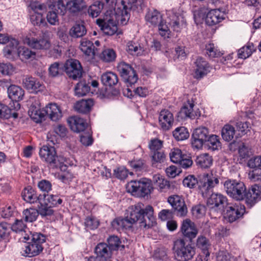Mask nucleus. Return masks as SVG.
<instances>
[{"label": "nucleus", "mask_w": 261, "mask_h": 261, "mask_svg": "<svg viewBox=\"0 0 261 261\" xmlns=\"http://www.w3.org/2000/svg\"><path fill=\"white\" fill-rule=\"evenodd\" d=\"M142 205L141 203H138L128 208L126 217L131 223V228L137 222H139L140 227L145 228L151 227L155 223L153 207L147 205L143 208Z\"/></svg>", "instance_id": "f257e3e1"}, {"label": "nucleus", "mask_w": 261, "mask_h": 261, "mask_svg": "<svg viewBox=\"0 0 261 261\" xmlns=\"http://www.w3.org/2000/svg\"><path fill=\"white\" fill-rule=\"evenodd\" d=\"M118 9L116 7L113 10L107 11L103 19H97V24L103 32L109 36L115 34L118 30L117 24H126L128 20L124 21L122 12H118Z\"/></svg>", "instance_id": "f03ea898"}, {"label": "nucleus", "mask_w": 261, "mask_h": 261, "mask_svg": "<svg viewBox=\"0 0 261 261\" xmlns=\"http://www.w3.org/2000/svg\"><path fill=\"white\" fill-rule=\"evenodd\" d=\"M219 182L218 176L207 174L199 181L194 175H189L184 179L182 184L184 186L189 188H194L197 185L202 197H207Z\"/></svg>", "instance_id": "7ed1b4c3"}, {"label": "nucleus", "mask_w": 261, "mask_h": 261, "mask_svg": "<svg viewBox=\"0 0 261 261\" xmlns=\"http://www.w3.org/2000/svg\"><path fill=\"white\" fill-rule=\"evenodd\" d=\"M39 155L50 168L59 169L63 172L67 170L68 166L64 164L65 158L62 155H58L54 146L43 145L40 149Z\"/></svg>", "instance_id": "20e7f679"}, {"label": "nucleus", "mask_w": 261, "mask_h": 261, "mask_svg": "<svg viewBox=\"0 0 261 261\" xmlns=\"http://www.w3.org/2000/svg\"><path fill=\"white\" fill-rule=\"evenodd\" d=\"M29 113L32 119H36V122L45 116L47 117L53 121H57L62 117L61 110L56 103L48 104L42 112L40 111L39 107H36L32 105Z\"/></svg>", "instance_id": "39448f33"}, {"label": "nucleus", "mask_w": 261, "mask_h": 261, "mask_svg": "<svg viewBox=\"0 0 261 261\" xmlns=\"http://www.w3.org/2000/svg\"><path fill=\"white\" fill-rule=\"evenodd\" d=\"M173 250L175 255L181 261H188L193 258L195 249L184 239H177L173 243Z\"/></svg>", "instance_id": "423d86ee"}, {"label": "nucleus", "mask_w": 261, "mask_h": 261, "mask_svg": "<svg viewBox=\"0 0 261 261\" xmlns=\"http://www.w3.org/2000/svg\"><path fill=\"white\" fill-rule=\"evenodd\" d=\"M224 189L228 196L237 200L244 199L246 186L236 179H228L223 182Z\"/></svg>", "instance_id": "0eeeda50"}, {"label": "nucleus", "mask_w": 261, "mask_h": 261, "mask_svg": "<svg viewBox=\"0 0 261 261\" xmlns=\"http://www.w3.org/2000/svg\"><path fill=\"white\" fill-rule=\"evenodd\" d=\"M145 7L144 0H121L120 3L116 5L118 12H121L124 14V21L129 19L130 11L139 13L143 11Z\"/></svg>", "instance_id": "6e6552de"}, {"label": "nucleus", "mask_w": 261, "mask_h": 261, "mask_svg": "<svg viewBox=\"0 0 261 261\" xmlns=\"http://www.w3.org/2000/svg\"><path fill=\"white\" fill-rule=\"evenodd\" d=\"M46 236L40 232L31 234V242L25 247L24 254L27 256L33 257L39 254L43 250L42 246L46 241Z\"/></svg>", "instance_id": "1a4fd4ad"}, {"label": "nucleus", "mask_w": 261, "mask_h": 261, "mask_svg": "<svg viewBox=\"0 0 261 261\" xmlns=\"http://www.w3.org/2000/svg\"><path fill=\"white\" fill-rule=\"evenodd\" d=\"M209 196L206 203L211 212H216L220 214L225 212V208L228 204L227 197L221 193H213V191L207 197Z\"/></svg>", "instance_id": "9d476101"}, {"label": "nucleus", "mask_w": 261, "mask_h": 261, "mask_svg": "<svg viewBox=\"0 0 261 261\" xmlns=\"http://www.w3.org/2000/svg\"><path fill=\"white\" fill-rule=\"evenodd\" d=\"M117 69L127 87H132L138 81V76L136 71L130 64L123 61L121 62L118 64Z\"/></svg>", "instance_id": "9b49d317"}, {"label": "nucleus", "mask_w": 261, "mask_h": 261, "mask_svg": "<svg viewBox=\"0 0 261 261\" xmlns=\"http://www.w3.org/2000/svg\"><path fill=\"white\" fill-rule=\"evenodd\" d=\"M127 189L129 192L145 197L150 193L152 187L150 180L142 178L139 180L130 181L128 183Z\"/></svg>", "instance_id": "f8f14e48"}, {"label": "nucleus", "mask_w": 261, "mask_h": 261, "mask_svg": "<svg viewBox=\"0 0 261 261\" xmlns=\"http://www.w3.org/2000/svg\"><path fill=\"white\" fill-rule=\"evenodd\" d=\"M35 33L32 32L29 36H27L24 39V43L30 47L40 50H46L50 46V43L48 39L45 38L43 35L39 37H35Z\"/></svg>", "instance_id": "ddd939ff"}, {"label": "nucleus", "mask_w": 261, "mask_h": 261, "mask_svg": "<svg viewBox=\"0 0 261 261\" xmlns=\"http://www.w3.org/2000/svg\"><path fill=\"white\" fill-rule=\"evenodd\" d=\"M168 202L172 206V210L175 215L180 217L187 215L188 208L182 197L177 195L170 196L168 198Z\"/></svg>", "instance_id": "4468645a"}, {"label": "nucleus", "mask_w": 261, "mask_h": 261, "mask_svg": "<svg viewBox=\"0 0 261 261\" xmlns=\"http://www.w3.org/2000/svg\"><path fill=\"white\" fill-rule=\"evenodd\" d=\"M210 132L205 127H199L193 131L192 135L191 144L194 148L199 149L205 143Z\"/></svg>", "instance_id": "2eb2a0df"}, {"label": "nucleus", "mask_w": 261, "mask_h": 261, "mask_svg": "<svg viewBox=\"0 0 261 261\" xmlns=\"http://www.w3.org/2000/svg\"><path fill=\"white\" fill-rule=\"evenodd\" d=\"M64 70L69 78L77 80L82 75L83 68L80 62L75 59L67 60L64 64Z\"/></svg>", "instance_id": "dca6fc26"}, {"label": "nucleus", "mask_w": 261, "mask_h": 261, "mask_svg": "<svg viewBox=\"0 0 261 261\" xmlns=\"http://www.w3.org/2000/svg\"><path fill=\"white\" fill-rule=\"evenodd\" d=\"M96 256H90L88 261H109L112 256L113 251L106 243H98L94 249Z\"/></svg>", "instance_id": "f3484780"}, {"label": "nucleus", "mask_w": 261, "mask_h": 261, "mask_svg": "<svg viewBox=\"0 0 261 261\" xmlns=\"http://www.w3.org/2000/svg\"><path fill=\"white\" fill-rule=\"evenodd\" d=\"M87 9V6L84 0H70L66 3V12L72 16L82 15Z\"/></svg>", "instance_id": "a211bd4d"}, {"label": "nucleus", "mask_w": 261, "mask_h": 261, "mask_svg": "<svg viewBox=\"0 0 261 261\" xmlns=\"http://www.w3.org/2000/svg\"><path fill=\"white\" fill-rule=\"evenodd\" d=\"M7 93L9 98L12 101L11 103L14 107V109L19 110L20 105L18 102L22 100L23 98L24 95L23 89L20 86L12 85L8 89Z\"/></svg>", "instance_id": "6ab92c4d"}, {"label": "nucleus", "mask_w": 261, "mask_h": 261, "mask_svg": "<svg viewBox=\"0 0 261 261\" xmlns=\"http://www.w3.org/2000/svg\"><path fill=\"white\" fill-rule=\"evenodd\" d=\"M224 217L230 223L242 217L245 212V207L243 206H231L228 204L225 208Z\"/></svg>", "instance_id": "aec40b11"}, {"label": "nucleus", "mask_w": 261, "mask_h": 261, "mask_svg": "<svg viewBox=\"0 0 261 261\" xmlns=\"http://www.w3.org/2000/svg\"><path fill=\"white\" fill-rule=\"evenodd\" d=\"M22 83L24 87L32 93H38L43 91L44 89L42 82L31 76H26L23 79Z\"/></svg>", "instance_id": "412c9836"}, {"label": "nucleus", "mask_w": 261, "mask_h": 261, "mask_svg": "<svg viewBox=\"0 0 261 261\" xmlns=\"http://www.w3.org/2000/svg\"><path fill=\"white\" fill-rule=\"evenodd\" d=\"M3 49L4 57L9 60H14L18 57L19 49V42L15 38H11Z\"/></svg>", "instance_id": "4be33fe9"}, {"label": "nucleus", "mask_w": 261, "mask_h": 261, "mask_svg": "<svg viewBox=\"0 0 261 261\" xmlns=\"http://www.w3.org/2000/svg\"><path fill=\"white\" fill-rule=\"evenodd\" d=\"M180 231L183 236L189 239L190 242H192L198 234V230L195 224L189 219L183 220Z\"/></svg>", "instance_id": "5701e85b"}, {"label": "nucleus", "mask_w": 261, "mask_h": 261, "mask_svg": "<svg viewBox=\"0 0 261 261\" xmlns=\"http://www.w3.org/2000/svg\"><path fill=\"white\" fill-rule=\"evenodd\" d=\"M195 105L192 100H188L181 107L179 114L182 118H190L192 119L200 116V113L198 110H195Z\"/></svg>", "instance_id": "b1692460"}, {"label": "nucleus", "mask_w": 261, "mask_h": 261, "mask_svg": "<svg viewBox=\"0 0 261 261\" xmlns=\"http://www.w3.org/2000/svg\"><path fill=\"white\" fill-rule=\"evenodd\" d=\"M261 186L255 184L245 192L244 199L247 204L251 206L256 203L260 198Z\"/></svg>", "instance_id": "393cba45"}, {"label": "nucleus", "mask_w": 261, "mask_h": 261, "mask_svg": "<svg viewBox=\"0 0 261 261\" xmlns=\"http://www.w3.org/2000/svg\"><path fill=\"white\" fill-rule=\"evenodd\" d=\"M195 76L196 79H201L210 71V65L202 57H198L195 62Z\"/></svg>", "instance_id": "a878e982"}, {"label": "nucleus", "mask_w": 261, "mask_h": 261, "mask_svg": "<svg viewBox=\"0 0 261 261\" xmlns=\"http://www.w3.org/2000/svg\"><path fill=\"white\" fill-rule=\"evenodd\" d=\"M67 122L71 129L77 133L85 131L88 127V124L86 121L78 116L70 117L67 119Z\"/></svg>", "instance_id": "bb28decb"}, {"label": "nucleus", "mask_w": 261, "mask_h": 261, "mask_svg": "<svg viewBox=\"0 0 261 261\" xmlns=\"http://www.w3.org/2000/svg\"><path fill=\"white\" fill-rule=\"evenodd\" d=\"M159 121L162 128L164 130L170 129L174 122L173 115L168 110H163L161 111Z\"/></svg>", "instance_id": "cd10ccee"}, {"label": "nucleus", "mask_w": 261, "mask_h": 261, "mask_svg": "<svg viewBox=\"0 0 261 261\" xmlns=\"http://www.w3.org/2000/svg\"><path fill=\"white\" fill-rule=\"evenodd\" d=\"M224 16V13L219 9H212L206 14L205 23L210 26L216 25L225 18Z\"/></svg>", "instance_id": "c85d7f7f"}, {"label": "nucleus", "mask_w": 261, "mask_h": 261, "mask_svg": "<svg viewBox=\"0 0 261 261\" xmlns=\"http://www.w3.org/2000/svg\"><path fill=\"white\" fill-rule=\"evenodd\" d=\"M171 29L175 32H180L187 26L186 21L184 16L180 14H174L171 16L169 22Z\"/></svg>", "instance_id": "c756f323"}, {"label": "nucleus", "mask_w": 261, "mask_h": 261, "mask_svg": "<svg viewBox=\"0 0 261 261\" xmlns=\"http://www.w3.org/2000/svg\"><path fill=\"white\" fill-rule=\"evenodd\" d=\"M21 196L25 201L30 203L38 202L40 201V198H42V195H38L36 191L31 186H28L23 190Z\"/></svg>", "instance_id": "7c9ffc66"}, {"label": "nucleus", "mask_w": 261, "mask_h": 261, "mask_svg": "<svg viewBox=\"0 0 261 261\" xmlns=\"http://www.w3.org/2000/svg\"><path fill=\"white\" fill-rule=\"evenodd\" d=\"M80 49L87 56L93 59L97 54V49L94 46L93 43L86 39H83L81 41Z\"/></svg>", "instance_id": "2f4dec72"}, {"label": "nucleus", "mask_w": 261, "mask_h": 261, "mask_svg": "<svg viewBox=\"0 0 261 261\" xmlns=\"http://www.w3.org/2000/svg\"><path fill=\"white\" fill-rule=\"evenodd\" d=\"M18 110L14 109L13 105L10 103L9 106L0 103V118L8 119L11 117L16 119L18 117Z\"/></svg>", "instance_id": "473e14b6"}, {"label": "nucleus", "mask_w": 261, "mask_h": 261, "mask_svg": "<svg viewBox=\"0 0 261 261\" xmlns=\"http://www.w3.org/2000/svg\"><path fill=\"white\" fill-rule=\"evenodd\" d=\"M111 226L118 231L132 228L131 223L129 222L126 216L124 218L119 217L115 218L111 222Z\"/></svg>", "instance_id": "72a5a7b5"}, {"label": "nucleus", "mask_w": 261, "mask_h": 261, "mask_svg": "<svg viewBox=\"0 0 261 261\" xmlns=\"http://www.w3.org/2000/svg\"><path fill=\"white\" fill-rule=\"evenodd\" d=\"M39 205L38 206L39 215L42 217L50 216L53 215L54 210L53 207L45 201L44 197L40 198V201L38 202Z\"/></svg>", "instance_id": "f704fd0d"}, {"label": "nucleus", "mask_w": 261, "mask_h": 261, "mask_svg": "<svg viewBox=\"0 0 261 261\" xmlns=\"http://www.w3.org/2000/svg\"><path fill=\"white\" fill-rule=\"evenodd\" d=\"M93 104L92 99H82L76 103L74 108L78 112L86 114L90 112Z\"/></svg>", "instance_id": "c9c22d12"}, {"label": "nucleus", "mask_w": 261, "mask_h": 261, "mask_svg": "<svg viewBox=\"0 0 261 261\" xmlns=\"http://www.w3.org/2000/svg\"><path fill=\"white\" fill-rule=\"evenodd\" d=\"M213 159L208 153H203L197 156L195 162L201 168L207 169L213 164Z\"/></svg>", "instance_id": "e433bc0d"}, {"label": "nucleus", "mask_w": 261, "mask_h": 261, "mask_svg": "<svg viewBox=\"0 0 261 261\" xmlns=\"http://www.w3.org/2000/svg\"><path fill=\"white\" fill-rule=\"evenodd\" d=\"M162 19V15L156 9L149 10L145 15L146 21L153 26H157Z\"/></svg>", "instance_id": "4c0bfd02"}, {"label": "nucleus", "mask_w": 261, "mask_h": 261, "mask_svg": "<svg viewBox=\"0 0 261 261\" xmlns=\"http://www.w3.org/2000/svg\"><path fill=\"white\" fill-rule=\"evenodd\" d=\"M101 81L104 85L112 87L118 83V78L116 73L113 72H108L101 75Z\"/></svg>", "instance_id": "58836bf2"}, {"label": "nucleus", "mask_w": 261, "mask_h": 261, "mask_svg": "<svg viewBox=\"0 0 261 261\" xmlns=\"http://www.w3.org/2000/svg\"><path fill=\"white\" fill-rule=\"evenodd\" d=\"M64 64L59 62H54L51 64L48 69V75L51 77H56L63 74Z\"/></svg>", "instance_id": "ea45409f"}, {"label": "nucleus", "mask_w": 261, "mask_h": 261, "mask_svg": "<svg viewBox=\"0 0 261 261\" xmlns=\"http://www.w3.org/2000/svg\"><path fill=\"white\" fill-rule=\"evenodd\" d=\"M87 33L86 27L83 24L76 23L69 30V35L72 38H80Z\"/></svg>", "instance_id": "a19ab883"}, {"label": "nucleus", "mask_w": 261, "mask_h": 261, "mask_svg": "<svg viewBox=\"0 0 261 261\" xmlns=\"http://www.w3.org/2000/svg\"><path fill=\"white\" fill-rule=\"evenodd\" d=\"M90 87L85 81L79 82L74 88L75 95L78 97L86 95L90 92Z\"/></svg>", "instance_id": "79ce46f5"}, {"label": "nucleus", "mask_w": 261, "mask_h": 261, "mask_svg": "<svg viewBox=\"0 0 261 261\" xmlns=\"http://www.w3.org/2000/svg\"><path fill=\"white\" fill-rule=\"evenodd\" d=\"M127 51L133 56H140L144 51L143 48L138 42L129 41L126 46Z\"/></svg>", "instance_id": "37998d69"}, {"label": "nucleus", "mask_w": 261, "mask_h": 261, "mask_svg": "<svg viewBox=\"0 0 261 261\" xmlns=\"http://www.w3.org/2000/svg\"><path fill=\"white\" fill-rule=\"evenodd\" d=\"M104 6V3L96 1L91 5L88 10V13L92 18L97 17L100 13Z\"/></svg>", "instance_id": "c03bdc74"}, {"label": "nucleus", "mask_w": 261, "mask_h": 261, "mask_svg": "<svg viewBox=\"0 0 261 261\" xmlns=\"http://www.w3.org/2000/svg\"><path fill=\"white\" fill-rule=\"evenodd\" d=\"M235 134L234 127L230 124H225L222 129L221 136L224 140L229 142L231 141Z\"/></svg>", "instance_id": "a18cd8bd"}, {"label": "nucleus", "mask_w": 261, "mask_h": 261, "mask_svg": "<svg viewBox=\"0 0 261 261\" xmlns=\"http://www.w3.org/2000/svg\"><path fill=\"white\" fill-rule=\"evenodd\" d=\"M116 53L112 48L104 49L100 54L99 57L105 62L110 63L114 61L116 58Z\"/></svg>", "instance_id": "49530a36"}, {"label": "nucleus", "mask_w": 261, "mask_h": 261, "mask_svg": "<svg viewBox=\"0 0 261 261\" xmlns=\"http://www.w3.org/2000/svg\"><path fill=\"white\" fill-rule=\"evenodd\" d=\"M172 134L177 141H182L189 137V133L187 128L184 126L177 127L173 131Z\"/></svg>", "instance_id": "de8ad7c7"}, {"label": "nucleus", "mask_w": 261, "mask_h": 261, "mask_svg": "<svg viewBox=\"0 0 261 261\" xmlns=\"http://www.w3.org/2000/svg\"><path fill=\"white\" fill-rule=\"evenodd\" d=\"M22 214L23 218L27 222H33L36 221L39 215L37 210L32 208L24 210Z\"/></svg>", "instance_id": "09e8293b"}, {"label": "nucleus", "mask_w": 261, "mask_h": 261, "mask_svg": "<svg viewBox=\"0 0 261 261\" xmlns=\"http://www.w3.org/2000/svg\"><path fill=\"white\" fill-rule=\"evenodd\" d=\"M107 242L108 246L113 251L117 250L120 246L122 248L124 247V245H121V241L117 236H109L107 239Z\"/></svg>", "instance_id": "8fccbe9b"}, {"label": "nucleus", "mask_w": 261, "mask_h": 261, "mask_svg": "<svg viewBox=\"0 0 261 261\" xmlns=\"http://www.w3.org/2000/svg\"><path fill=\"white\" fill-rule=\"evenodd\" d=\"M42 197H44L45 201L52 207L57 206L62 203V199L58 195L43 194Z\"/></svg>", "instance_id": "3c124183"}, {"label": "nucleus", "mask_w": 261, "mask_h": 261, "mask_svg": "<svg viewBox=\"0 0 261 261\" xmlns=\"http://www.w3.org/2000/svg\"><path fill=\"white\" fill-rule=\"evenodd\" d=\"M204 144H206L209 149L215 150L220 146L221 143L218 136L210 134Z\"/></svg>", "instance_id": "603ef678"}, {"label": "nucleus", "mask_w": 261, "mask_h": 261, "mask_svg": "<svg viewBox=\"0 0 261 261\" xmlns=\"http://www.w3.org/2000/svg\"><path fill=\"white\" fill-rule=\"evenodd\" d=\"M254 50V46L252 43L244 46L239 49L238 56L239 58L245 59L250 57Z\"/></svg>", "instance_id": "864d4df0"}, {"label": "nucleus", "mask_w": 261, "mask_h": 261, "mask_svg": "<svg viewBox=\"0 0 261 261\" xmlns=\"http://www.w3.org/2000/svg\"><path fill=\"white\" fill-rule=\"evenodd\" d=\"M36 56V53L28 48L23 47L21 49H19L18 57H20L22 60H33L35 59Z\"/></svg>", "instance_id": "5fc2aeb1"}, {"label": "nucleus", "mask_w": 261, "mask_h": 261, "mask_svg": "<svg viewBox=\"0 0 261 261\" xmlns=\"http://www.w3.org/2000/svg\"><path fill=\"white\" fill-rule=\"evenodd\" d=\"M152 181L155 186L159 187L160 189H169L170 187L169 182L168 180L164 179L162 176L160 175H155L153 177Z\"/></svg>", "instance_id": "6e6d98bb"}, {"label": "nucleus", "mask_w": 261, "mask_h": 261, "mask_svg": "<svg viewBox=\"0 0 261 261\" xmlns=\"http://www.w3.org/2000/svg\"><path fill=\"white\" fill-rule=\"evenodd\" d=\"M30 20L34 25L39 27H45L47 23L43 18L42 15L40 13H36L32 14L30 17Z\"/></svg>", "instance_id": "4d7b16f0"}, {"label": "nucleus", "mask_w": 261, "mask_h": 261, "mask_svg": "<svg viewBox=\"0 0 261 261\" xmlns=\"http://www.w3.org/2000/svg\"><path fill=\"white\" fill-rule=\"evenodd\" d=\"M80 135V141L84 146H88L91 145L93 143V140L92 137V133L90 130L84 131Z\"/></svg>", "instance_id": "13d9d810"}, {"label": "nucleus", "mask_w": 261, "mask_h": 261, "mask_svg": "<svg viewBox=\"0 0 261 261\" xmlns=\"http://www.w3.org/2000/svg\"><path fill=\"white\" fill-rule=\"evenodd\" d=\"M163 142L158 139H151L148 144L150 153L163 150Z\"/></svg>", "instance_id": "bf43d9fd"}, {"label": "nucleus", "mask_w": 261, "mask_h": 261, "mask_svg": "<svg viewBox=\"0 0 261 261\" xmlns=\"http://www.w3.org/2000/svg\"><path fill=\"white\" fill-rule=\"evenodd\" d=\"M152 164L155 163H161L164 162L166 158L165 154L163 150L156 151L150 153Z\"/></svg>", "instance_id": "052dcab7"}, {"label": "nucleus", "mask_w": 261, "mask_h": 261, "mask_svg": "<svg viewBox=\"0 0 261 261\" xmlns=\"http://www.w3.org/2000/svg\"><path fill=\"white\" fill-rule=\"evenodd\" d=\"M11 226L6 222L0 223V239H7L11 232Z\"/></svg>", "instance_id": "680f3d73"}, {"label": "nucleus", "mask_w": 261, "mask_h": 261, "mask_svg": "<svg viewBox=\"0 0 261 261\" xmlns=\"http://www.w3.org/2000/svg\"><path fill=\"white\" fill-rule=\"evenodd\" d=\"M27 225L23 223L22 220H16L15 222L11 226V229L16 232H25Z\"/></svg>", "instance_id": "e2e57ef3"}, {"label": "nucleus", "mask_w": 261, "mask_h": 261, "mask_svg": "<svg viewBox=\"0 0 261 261\" xmlns=\"http://www.w3.org/2000/svg\"><path fill=\"white\" fill-rule=\"evenodd\" d=\"M37 187L40 191L44 193L43 194H47L51 190L52 185L49 180L42 179L38 181Z\"/></svg>", "instance_id": "0e129e2a"}, {"label": "nucleus", "mask_w": 261, "mask_h": 261, "mask_svg": "<svg viewBox=\"0 0 261 261\" xmlns=\"http://www.w3.org/2000/svg\"><path fill=\"white\" fill-rule=\"evenodd\" d=\"M129 164L136 171H141L146 168L145 161L142 159L131 161Z\"/></svg>", "instance_id": "69168bd1"}, {"label": "nucleus", "mask_w": 261, "mask_h": 261, "mask_svg": "<svg viewBox=\"0 0 261 261\" xmlns=\"http://www.w3.org/2000/svg\"><path fill=\"white\" fill-rule=\"evenodd\" d=\"M99 225V221L95 218L88 217L85 219V225L88 229L94 230Z\"/></svg>", "instance_id": "338daca9"}, {"label": "nucleus", "mask_w": 261, "mask_h": 261, "mask_svg": "<svg viewBox=\"0 0 261 261\" xmlns=\"http://www.w3.org/2000/svg\"><path fill=\"white\" fill-rule=\"evenodd\" d=\"M14 71L13 65L10 63L0 62V75H9Z\"/></svg>", "instance_id": "774afa93"}]
</instances>
